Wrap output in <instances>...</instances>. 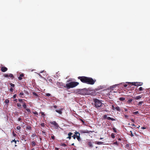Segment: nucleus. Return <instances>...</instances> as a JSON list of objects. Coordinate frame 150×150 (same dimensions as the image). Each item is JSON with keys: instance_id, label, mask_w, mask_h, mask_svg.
<instances>
[{"instance_id": "obj_1", "label": "nucleus", "mask_w": 150, "mask_h": 150, "mask_svg": "<svg viewBox=\"0 0 150 150\" xmlns=\"http://www.w3.org/2000/svg\"><path fill=\"white\" fill-rule=\"evenodd\" d=\"M79 83L76 82H71L67 83L64 87L66 88L67 89L75 87L79 84Z\"/></svg>"}, {"instance_id": "obj_2", "label": "nucleus", "mask_w": 150, "mask_h": 150, "mask_svg": "<svg viewBox=\"0 0 150 150\" xmlns=\"http://www.w3.org/2000/svg\"><path fill=\"white\" fill-rule=\"evenodd\" d=\"M87 89L86 88L82 89H77L76 90V93L77 94L85 95L88 93Z\"/></svg>"}, {"instance_id": "obj_3", "label": "nucleus", "mask_w": 150, "mask_h": 150, "mask_svg": "<svg viewBox=\"0 0 150 150\" xmlns=\"http://www.w3.org/2000/svg\"><path fill=\"white\" fill-rule=\"evenodd\" d=\"M94 102L95 107L96 108L100 107L102 105V103L101 101L97 99H94Z\"/></svg>"}, {"instance_id": "obj_4", "label": "nucleus", "mask_w": 150, "mask_h": 150, "mask_svg": "<svg viewBox=\"0 0 150 150\" xmlns=\"http://www.w3.org/2000/svg\"><path fill=\"white\" fill-rule=\"evenodd\" d=\"M86 83L90 85H93L96 81V80L93 79L92 78L87 77Z\"/></svg>"}, {"instance_id": "obj_5", "label": "nucleus", "mask_w": 150, "mask_h": 150, "mask_svg": "<svg viewBox=\"0 0 150 150\" xmlns=\"http://www.w3.org/2000/svg\"><path fill=\"white\" fill-rule=\"evenodd\" d=\"M87 77L85 76H79L78 79L80 80L81 82L84 83H86Z\"/></svg>"}, {"instance_id": "obj_6", "label": "nucleus", "mask_w": 150, "mask_h": 150, "mask_svg": "<svg viewBox=\"0 0 150 150\" xmlns=\"http://www.w3.org/2000/svg\"><path fill=\"white\" fill-rule=\"evenodd\" d=\"M50 123L54 125L55 128L56 129H57L59 127V126L57 123L55 121H53L52 122H50Z\"/></svg>"}, {"instance_id": "obj_7", "label": "nucleus", "mask_w": 150, "mask_h": 150, "mask_svg": "<svg viewBox=\"0 0 150 150\" xmlns=\"http://www.w3.org/2000/svg\"><path fill=\"white\" fill-rule=\"evenodd\" d=\"M103 118L104 119H107L108 120H111L112 121H115L116 120L115 119H114L113 118H111L110 117H107V115H104L103 116Z\"/></svg>"}, {"instance_id": "obj_8", "label": "nucleus", "mask_w": 150, "mask_h": 150, "mask_svg": "<svg viewBox=\"0 0 150 150\" xmlns=\"http://www.w3.org/2000/svg\"><path fill=\"white\" fill-rule=\"evenodd\" d=\"M132 85H134L135 86H142L143 83L142 82H132L131 83Z\"/></svg>"}, {"instance_id": "obj_9", "label": "nucleus", "mask_w": 150, "mask_h": 150, "mask_svg": "<svg viewBox=\"0 0 150 150\" xmlns=\"http://www.w3.org/2000/svg\"><path fill=\"white\" fill-rule=\"evenodd\" d=\"M8 70V69L6 67H1V70L2 72H5Z\"/></svg>"}, {"instance_id": "obj_10", "label": "nucleus", "mask_w": 150, "mask_h": 150, "mask_svg": "<svg viewBox=\"0 0 150 150\" xmlns=\"http://www.w3.org/2000/svg\"><path fill=\"white\" fill-rule=\"evenodd\" d=\"M73 134L71 132H69L68 134V137H67V138L69 139H70L71 138L72 136L71 135Z\"/></svg>"}, {"instance_id": "obj_11", "label": "nucleus", "mask_w": 150, "mask_h": 150, "mask_svg": "<svg viewBox=\"0 0 150 150\" xmlns=\"http://www.w3.org/2000/svg\"><path fill=\"white\" fill-rule=\"evenodd\" d=\"M23 74H21L18 77V79L19 80H21L22 79V77L24 76Z\"/></svg>"}, {"instance_id": "obj_12", "label": "nucleus", "mask_w": 150, "mask_h": 150, "mask_svg": "<svg viewBox=\"0 0 150 150\" xmlns=\"http://www.w3.org/2000/svg\"><path fill=\"white\" fill-rule=\"evenodd\" d=\"M117 85H118V84H115V85H113L112 86H111L110 87V88L111 89L113 90V89L116 88Z\"/></svg>"}, {"instance_id": "obj_13", "label": "nucleus", "mask_w": 150, "mask_h": 150, "mask_svg": "<svg viewBox=\"0 0 150 150\" xmlns=\"http://www.w3.org/2000/svg\"><path fill=\"white\" fill-rule=\"evenodd\" d=\"M55 111L59 113L60 114H62V112L61 110H56Z\"/></svg>"}, {"instance_id": "obj_14", "label": "nucleus", "mask_w": 150, "mask_h": 150, "mask_svg": "<svg viewBox=\"0 0 150 150\" xmlns=\"http://www.w3.org/2000/svg\"><path fill=\"white\" fill-rule=\"evenodd\" d=\"M142 97V96H137L134 99L136 100H138L141 98Z\"/></svg>"}, {"instance_id": "obj_15", "label": "nucleus", "mask_w": 150, "mask_h": 150, "mask_svg": "<svg viewBox=\"0 0 150 150\" xmlns=\"http://www.w3.org/2000/svg\"><path fill=\"white\" fill-rule=\"evenodd\" d=\"M81 132L83 133H88L89 132L87 130H82L81 131Z\"/></svg>"}, {"instance_id": "obj_16", "label": "nucleus", "mask_w": 150, "mask_h": 150, "mask_svg": "<svg viewBox=\"0 0 150 150\" xmlns=\"http://www.w3.org/2000/svg\"><path fill=\"white\" fill-rule=\"evenodd\" d=\"M95 144L98 145H100L103 144V142H96Z\"/></svg>"}, {"instance_id": "obj_17", "label": "nucleus", "mask_w": 150, "mask_h": 150, "mask_svg": "<svg viewBox=\"0 0 150 150\" xmlns=\"http://www.w3.org/2000/svg\"><path fill=\"white\" fill-rule=\"evenodd\" d=\"M76 138L77 139V140L79 141L80 142L81 141V139L80 137V135L77 136Z\"/></svg>"}, {"instance_id": "obj_18", "label": "nucleus", "mask_w": 150, "mask_h": 150, "mask_svg": "<svg viewBox=\"0 0 150 150\" xmlns=\"http://www.w3.org/2000/svg\"><path fill=\"white\" fill-rule=\"evenodd\" d=\"M115 109H116L117 111H118L119 112L120 111V108L119 107H118V106L116 107Z\"/></svg>"}, {"instance_id": "obj_19", "label": "nucleus", "mask_w": 150, "mask_h": 150, "mask_svg": "<svg viewBox=\"0 0 150 150\" xmlns=\"http://www.w3.org/2000/svg\"><path fill=\"white\" fill-rule=\"evenodd\" d=\"M36 145V144L35 142L33 141L31 142V145L33 146H35Z\"/></svg>"}, {"instance_id": "obj_20", "label": "nucleus", "mask_w": 150, "mask_h": 150, "mask_svg": "<svg viewBox=\"0 0 150 150\" xmlns=\"http://www.w3.org/2000/svg\"><path fill=\"white\" fill-rule=\"evenodd\" d=\"M88 145L90 147H91V148L93 147V146L91 143L90 142H88Z\"/></svg>"}, {"instance_id": "obj_21", "label": "nucleus", "mask_w": 150, "mask_h": 150, "mask_svg": "<svg viewBox=\"0 0 150 150\" xmlns=\"http://www.w3.org/2000/svg\"><path fill=\"white\" fill-rule=\"evenodd\" d=\"M79 120L82 122L83 123V125H86V124H85V122L81 118H79Z\"/></svg>"}, {"instance_id": "obj_22", "label": "nucleus", "mask_w": 150, "mask_h": 150, "mask_svg": "<svg viewBox=\"0 0 150 150\" xmlns=\"http://www.w3.org/2000/svg\"><path fill=\"white\" fill-rule=\"evenodd\" d=\"M26 129L31 130V127L30 126H28L26 127Z\"/></svg>"}, {"instance_id": "obj_23", "label": "nucleus", "mask_w": 150, "mask_h": 150, "mask_svg": "<svg viewBox=\"0 0 150 150\" xmlns=\"http://www.w3.org/2000/svg\"><path fill=\"white\" fill-rule=\"evenodd\" d=\"M119 99L120 101H123L125 100V98L123 97H120L119 98Z\"/></svg>"}, {"instance_id": "obj_24", "label": "nucleus", "mask_w": 150, "mask_h": 150, "mask_svg": "<svg viewBox=\"0 0 150 150\" xmlns=\"http://www.w3.org/2000/svg\"><path fill=\"white\" fill-rule=\"evenodd\" d=\"M8 77L13 78L14 77V76L12 74H8Z\"/></svg>"}, {"instance_id": "obj_25", "label": "nucleus", "mask_w": 150, "mask_h": 150, "mask_svg": "<svg viewBox=\"0 0 150 150\" xmlns=\"http://www.w3.org/2000/svg\"><path fill=\"white\" fill-rule=\"evenodd\" d=\"M74 134H75L77 136L80 135V134L78 132H77L76 131H75V132H74Z\"/></svg>"}, {"instance_id": "obj_26", "label": "nucleus", "mask_w": 150, "mask_h": 150, "mask_svg": "<svg viewBox=\"0 0 150 150\" xmlns=\"http://www.w3.org/2000/svg\"><path fill=\"white\" fill-rule=\"evenodd\" d=\"M143 103V101H141L139 102V103L138 104V105L139 106L141 105Z\"/></svg>"}, {"instance_id": "obj_27", "label": "nucleus", "mask_w": 150, "mask_h": 150, "mask_svg": "<svg viewBox=\"0 0 150 150\" xmlns=\"http://www.w3.org/2000/svg\"><path fill=\"white\" fill-rule=\"evenodd\" d=\"M33 96H35L37 97L38 96V94L35 92H33Z\"/></svg>"}, {"instance_id": "obj_28", "label": "nucleus", "mask_w": 150, "mask_h": 150, "mask_svg": "<svg viewBox=\"0 0 150 150\" xmlns=\"http://www.w3.org/2000/svg\"><path fill=\"white\" fill-rule=\"evenodd\" d=\"M133 100L132 99H129L127 101V103H131V102H132V101Z\"/></svg>"}, {"instance_id": "obj_29", "label": "nucleus", "mask_w": 150, "mask_h": 150, "mask_svg": "<svg viewBox=\"0 0 150 150\" xmlns=\"http://www.w3.org/2000/svg\"><path fill=\"white\" fill-rule=\"evenodd\" d=\"M111 136L113 139H114L115 138V134L112 133L111 134Z\"/></svg>"}, {"instance_id": "obj_30", "label": "nucleus", "mask_w": 150, "mask_h": 150, "mask_svg": "<svg viewBox=\"0 0 150 150\" xmlns=\"http://www.w3.org/2000/svg\"><path fill=\"white\" fill-rule=\"evenodd\" d=\"M9 102V100L8 99H6L5 101V102L6 104L8 103Z\"/></svg>"}, {"instance_id": "obj_31", "label": "nucleus", "mask_w": 150, "mask_h": 150, "mask_svg": "<svg viewBox=\"0 0 150 150\" xmlns=\"http://www.w3.org/2000/svg\"><path fill=\"white\" fill-rule=\"evenodd\" d=\"M77 136L75 134H74V135L72 136V137L74 139H75L76 138Z\"/></svg>"}, {"instance_id": "obj_32", "label": "nucleus", "mask_w": 150, "mask_h": 150, "mask_svg": "<svg viewBox=\"0 0 150 150\" xmlns=\"http://www.w3.org/2000/svg\"><path fill=\"white\" fill-rule=\"evenodd\" d=\"M61 145L64 147H65L67 146L66 144L64 143H61Z\"/></svg>"}, {"instance_id": "obj_33", "label": "nucleus", "mask_w": 150, "mask_h": 150, "mask_svg": "<svg viewBox=\"0 0 150 150\" xmlns=\"http://www.w3.org/2000/svg\"><path fill=\"white\" fill-rule=\"evenodd\" d=\"M23 107L24 108L26 109L27 106H26V105L25 103H24V104L23 105Z\"/></svg>"}, {"instance_id": "obj_34", "label": "nucleus", "mask_w": 150, "mask_h": 150, "mask_svg": "<svg viewBox=\"0 0 150 150\" xmlns=\"http://www.w3.org/2000/svg\"><path fill=\"white\" fill-rule=\"evenodd\" d=\"M26 110L28 112H30V110L29 109L26 108Z\"/></svg>"}, {"instance_id": "obj_35", "label": "nucleus", "mask_w": 150, "mask_h": 150, "mask_svg": "<svg viewBox=\"0 0 150 150\" xmlns=\"http://www.w3.org/2000/svg\"><path fill=\"white\" fill-rule=\"evenodd\" d=\"M4 76L6 77H8V74H5L4 75Z\"/></svg>"}, {"instance_id": "obj_36", "label": "nucleus", "mask_w": 150, "mask_h": 150, "mask_svg": "<svg viewBox=\"0 0 150 150\" xmlns=\"http://www.w3.org/2000/svg\"><path fill=\"white\" fill-rule=\"evenodd\" d=\"M21 128V127L20 126H18L16 127V129L18 130H20Z\"/></svg>"}, {"instance_id": "obj_37", "label": "nucleus", "mask_w": 150, "mask_h": 150, "mask_svg": "<svg viewBox=\"0 0 150 150\" xmlns=\"http://www.w3.org/2000/svg\"><path fill=\"white\" fill-rule=\"evenodd\" d=\"M10 85L11 86L13 87H14L15 86V85L11 83H10Z\"/></svg>"}, {"instance_id": "obj_38", "label": "nucleus", "mask_w": 150, "mask_h": 150, "mask_svg": "<svg viewBox=\"0 0 150 150\" xmlns=\"http://www.w3.org/2000/svg\"><path fill=\"white\" fill-rule=\"evenodd\" d=\"M138 90L139 91H142L143 90V88L142 87H140V88H139Z\"/></svg>"}, {"instance_id": "obj_39", "label": "nucleus", "mask_w": 150, "mask_h": 150, "mask_svg": "<svg viewBox=\"0 0 150 150\" xmlns=\"http://www.w3.org/2000/svg\"><path fill=\"white\" fill-rule=\"evenodd\" d=\"M36 136V134H33L32 135L31 137L33 138Z\"/></svg>"}, {"instance_id": "obj_40", "label": "nucleus", "mask_w": 150, "mask_h": 150, "mask_svg": "<svg viewBox=\"0 0 150 150\" xmlns=\"http://www.w3.org/2000/svg\"><path fill=\"white\" fill-rule=\"evenodd\" d=\"M52 139L54 140V139H55V137L53 135H52V136H51V137Z\"/></svg>"}, {"instance_id": "obj_41", "label": "nucleus", "mask_w": 150, "mask_h": 150, "mask_svg": "<svg viewBox=\"0 0 150 150\" xmlns=\"http://www.w3.org/2000/svg\"><path fill=\"white\" fill-rule=\"evenodd\" d=\"M33 113L35 115H38V113L36 111L33 112Z\"/></svg>"}, {"instance_id": "obj_42", "label": "nucleus", "mask_w": 150, "mask_h": 150, "mask_svg": "<svg viewBox=\"0 0 150 150\" xmlns=\"http://www.w3.org/2000/svg\"><path fill=\"white\" fill-rule=\"evenodd\" d=\"M139 113L138 111H136L133 112V114L135 115Z\"/></svg>"}, {"instance_id": "obj_43", "label": "nucleus", "mask_w": 150, "mask_h": 150, "mask_svg": "<svg viewBox=\"0 0 150 150\" xmlns=\"http://www.w3.org/2000/svg\"><path fill=\"white\" fill-rule=\"evenodd\" d=\"M112 129H113V131L114 132H116V129L115 128V127H113L112 128Z\"/></svg>"}, {"instance_id": "obj_44", "label": "nucleus", "mask_w": 150, "mask_h": 150, "mask_svg": "<svg viewBox=\"0 0 150 150\" xmlns=\"http://www.w3.org/2000/svg\"><path fill=\"white\" fill-rule=\"evenodd\" d=\"M41 115L43 116V117L45 115V114L44 113V112H41Z\"/></svg>"}, {"instance_id": "obj_45", "label": "nucleus", "mask_w": 150, "mask_h": 150, "mask_svg": "<svg viewBox=\"0 0 150 150\" xmlns=\"http://www.w3.org/2000/svg\"><path fill=\"white\" fill-rule=\"evenodd\" d=\"M46 96H51V94L49 93H47L46 94Z\"/></svg>"}, {"instance_id": "obj_46", "label": "nucleus", "mask_w": 150, "mask_h": 150, "mask_svg": "<svg viewBox=\"0 0 150 150\" xmlns=\"http://www.w3.org/2000/svg\"><path fill=\"white\" fill-rule=\"evenodd\" d=\"M112 108L113 110H115V107L113 105L112 106Z\"/></svg>"}, {"instance_id": "obj_47", "label": "nucleus", "mask_w": 150, "mask_h": 150, "mask_svg": "<svg viewBox=\"0 0 150 150\" xmlns=\"http://www.w3.org/2000/svg\"><path fill=\"white\" fill-rule=\"evenodd\" d=\"M40 125L42 127H44L45 126V124L44 123H42Z\"/></svg>"}, {"instance_id": "obj_48", "label": "nucleus", "mask_w": 150, "mask_h": 150, "mask_svg": "<svg viewBox=\"0 0 150 150\" xmlns=\"http://www.w3.org/2000/svg\"><path fill=\"white\" fill-rule=\"evenodd\" d=\"M130 132L131 133V134L130 135L132 137H133L134 136V135L132 133V131H130Z\"/></svg>"}, {"instance_id": "obj_49", "label": "nucleus", "mask_w": 150, "mask_h": 150, "mask_svg": "<svg viewBox=\"0 0 150 150\" xmlns=\"http://www.w3.org/2000/svg\"><path fill=\"white\" fill-rule=\"evenodd\" d=\"M124 117L126 119H128V116L126 115H124Z\"/></svg>"}, {"instance_id": "obj_50", "label": "nucleus", "mask_w": 150, "mask_h": 150, "mask_svg": "<svg viewBox=\"0 0 150 150\" xmlns=\"http://www.w3.org/2000/svg\"><path fill=\"white\" fill-rule=\"evenodd\" d=\"M20 95H21V96H23L24 93L22 92H21L20 93Z\"/></svg>"}, {"instance_id": "obj_51", "label": "nucleus", "mask_w": 150, "mask_h": 150, "mask_svg": "<svg viewBox=\"0 0 150 150\" xmlns=\"http://www.w3.org/2000/svg\"><path fill=\"white\" fill-rule=\"evenodd\" d=\"M14 142L16 144V141L15 139L12 140V141H11V142Z\"/></svg>"}, {"instance_id": "obj_52", "label": "nucleus", "mask_w": 150, "mask_h": 150, "mask_svg": "<svg viewBox=\"0 0 150 150\" xmlns=\"http://www.w3.org/2000/svg\"><path fill=\"white\" fill-rule=\"evenodd\" d=\"M18 101L20 102H23V100L22 99H18Z\"/></svg>"}, {"instance_id": "obj_53", "label": "nucleus", "mask_w": 150, "mask_h": 150, "mask_svg": "<svg viewBox=\"0 0 150 150\" xmlns=\"http://www.w3.org/2000/svg\"><path fill=\"white\" fill-rule=\"evenodd\" d=\"M16 94L14 95L13 96V98H16Z\"/></svg>"}, {"instance_id": "obj_54", "label": "nucleus", "mask_w": 150, "mask_h": 150, "mask_svg": "<svg viewBox=\"0 0 150 150\" xmlns=\"http://www.w3.org/2000/svg\"><path fill=\"white\" fill-rule=\"evenodd\" d=\"M113 144H115V145H118V144L117 142H115L113 143Z\"/></svg>"}, {"instance_id": "obj_55", "label": "nucleus", "mask_w": 150, "mask_h": 150, "mask_svg": "<svg viewBox=\"0 0 150 150\" xmlns=\"http://www.w3.org/2000/svg\"><path fill=\"white\" fill-rule=\"evenodd\" d=\"M10 91H11V92H12L13 91V89L12 88H10Z\"/></svg>"}, {"instance_id": "obj_56", "label": "nucleus", "mask_w": 150, "mask_h": 150, "mask_svg": "<svg viewBox=\"0 0 150 150\" xmlns=\"http://www.w3.org/2000/svg\"><path fill=\"white\" fill-rule=\"evenodd\" d=\"M17 106L19 107H20L21 106V105L19 103H18L17 104Z\"/></svg>"}, {"instance_id": "obj_57", "label": "nucleus", "mask_w": 150, "mask_h": 150, "mask_svg": "<svg viewBox=\"0 0 150 150\" xmlns=\"http://www.w3.org/2000/svg\"><path fill=\"white\" fill-rule=\"evenodd\" d=\"M129 146V145L128 144H127L126 145V147H128Z\"/></svg>"}, {"instance_id": "obj_58", "label": "nucleus", "mask_w": 150, "mask_h": 150, "mask_svg": "<svg viewBox=\"0 0 150 150\" xmlns=\"http://www.w3.org/2000/svg\"><path fill=\"white\" fill-rule=\"evenodd\" d=\"M130 120L132 122H134V120L133 119H131Z\"/></svg>"}, {"instance_id": "obj_59", "label": "nucleus", "mask_w": 150, "mask_h": 150, "mask_svg": "<svg viewBox=\"0 0 150 150\" xmlns=\"http://www.w3.org/2000/svg\"><path fill=\"white\" fill-rule=\"evenodd\" d=\"M22 119L21 118H19L18 119V121H21V120Z\"/></svg>"}, {"instance_id": "obj_60", "label": "nucleus", "mask_w": 150, "mask_h": 150, "mask_svg": "<svg viewBox=\"0 0 150 150\" xmlns=\"http://www.w3.org/2000/svg\"><path fill=\"white\" fill-rule=\"evenodd\" d=\"M146 129V128L144 127H141V129Z\"/></svg>"}, {"instance_id": "obj_61", "label": "nucleus", "mask_w": 150, "mask_h": 150, "mask_svg": "<svg viewBox=\"0 0 150 150\" xmlns=\"http://www.w3.org/2000/svg\"><path fill=\"white\" fill-rule=\"evenodd\" d=\"M124 86L125 87H126L127 86V85L126 84H124Z\"/></svg>"}, {"instance_id": "obj_62", "label": "nucleus", "mask_w": 150, "mask_h": 150, "mask_svg": "<svg viewBox=\"0 0 150 150\" xmlns=\"http://www.w3.org/2000/svg\"><path fill=\"white\" fill-rule=\"evenodd\" d=\"M14 101L15 102H17L18 100H17V99H15L14 100Z\"/></svg>"}, {"instance_id": "obj_63", "label": "nucleus", "mask_w": 150, "mask_h": 150, "mask_svg": "<svg viewBox=\"0 0 150 150\" xmlns=\"http://www.w3.org/2000/svg\"><path fill=\"white\" fill-rule=\"evenodd\" d=\"M55 150H59V148H58L56 147L55 148Z\"/></svg>"}, {"instance_id": "obj_64", "label": "nucleus", "mask_w": 150, "mask_h": 150, "mask_svg": "<svg viewBox=\"0 0 150 150\" xmlns=\"http://www.w3.org/2000/svg\"><path fill=\"white\" fill-rule=\"evenodd\" d=\"M54 107L55 108H57V106L56 105H55L54 106Z\"/></svg>"}]
</instances>
